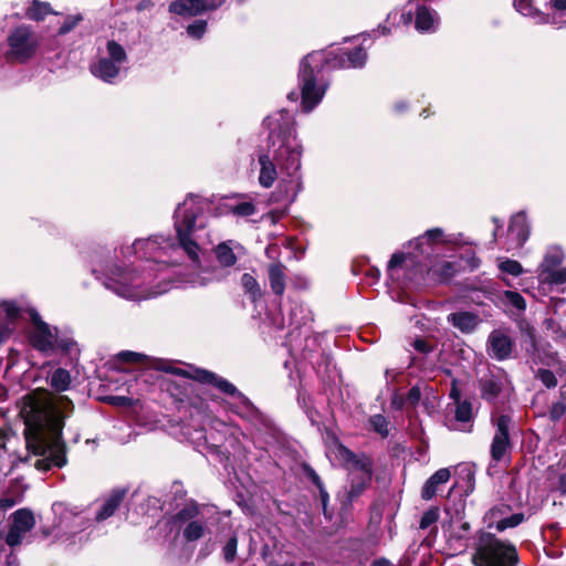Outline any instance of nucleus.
I'll return each instance as SVG.
<instances>
[{
  "instance_id": "nucleus-11",
  "label": "nucleus",
  "mask_w": 566,
  "mask_h": 566,
  "mask_svg": "<svg viewBox=\"0 0 566 566\" xmlns=\"http://www.w3.org/2000/svg\"><path fill=\"white\" fill-rule=\"evenodd\" d=\"M126 60L127 55L124 48L114 40H109L106 43L105 51L101 52L99 59L91 64L90 70L94 76L112 83L118 76Z\"/></svg>"
},
{
  "instance_id": "nucleus-20",
  "label": "nucleus",
  "mask_w": 566,
  "mask_h": 566,
  "mask_svg": "<svg viewBox=\"0 0 566 566\" xmlns=\"http://www.w3.org/2000/svg\"><path fill=\"white\" fill-rule=\"evenodd\" d=\"M565 259L564 251L556 245L547 248L545 251L543 261L538 265V274L537 277H541L547 273H549L553 270H556L560 268V264L563 263Z\"/></svg>"
},
{
  "instance_id": "nucleus-21",
  "label": "nucleus",
  "mask_w": 566,
  "mask_h": 566,
  "mask_svg": "<svg viewBox=\"0 0 566 566\" xmlns=\"http://www.w3.org/2000/svg\"><path fill=\"white\" fill-rule=\"evenodd\" d=\"M439 25L437 12L426 6L418 7L416 12V29L419 32H434Z\"/></svg>"
},
{
  "instance_id": "nucleus-25",
  "label": "nucleus",
  "mask_w": 566,
  "mask_h": 566,
  "mask_svg": "<svg viewBox=\"0 0 566 566\" xmlns=\"http://www.w3.org/2000/svg\"><path fill=\"white\" fill-rule=\"evenodd\" d=\"M454 417L461 423V427L458 428L459 430L471 431V422L473 420L472 403L469 400L455 403Z\"/></svg>"
},
{
  "instance_id": "nucleus-52",
  "label": "nucleus",
  "mask_w": 566,
  "mask_h": 566,
  "mask_svg": "<svg viewBox=\"0 0 566 566\" xmlns=\"http://www.w3.org/2000/svg\"><path fill=\"white\" fill-rule=\"evenodd\" d=\"M412 346L419 353H429L432 349V347L424 339L421 338L416 339L412 343Z\"/></svg>"
},
{
  "instance_id": "nucleus-58",
  "label": "nucleus",
  "mask_w": 566,
  "mask_h": 566,
  "mask_svg": "<svg viewBox=\"0 0 566 566\" xmlns=\"http://www.w3.org/2000/svg\"><path fill=\"white\" fill-rule=\"evenodd\" d=\"M6 565L7 566H18V559L12 553L7 555Z\"/></svg>"
},
{
  "instance_id": "nucleus-44",
  "label": "nucleus",
  "mask_w": 566,
  "mask_h": 566,
  "mask_svg": "<svg viewBox=\"0 0 566 566\" xmlns=\"http://www.w3.org/2000/svg\"><path fill=\"white\" fill-rule=\"evenodd\" d=\"M504 298L510 305L518 311H524L526 308V302L524 297L515 291H505Z\"/></svg>"
},
{
  "instance_id": "nucleus-56",
  "label": "nucleus",
  "mask_w": 566,
  "mask_h": 566,
  "mask_svg": "<svg viewBox=\"0 0 566 566\" xmlns=\"http://www.w3.org/2000/svg\"><path fill=\"white\" fill-rule=\"evenodd\" d=\"M551 7L557 11L566 10V0H549Z\"/></svg>"
},
{
  "instance_id": "nucleus-37",
  "label": "nucleus",
  "mask_w": 566,
  "mask_h": 566,
  "mask_svg": "<svg viewBox=\"0 0 566 566\" xmlns=\"http://www.w3.org/2000/svg\"><path fill=\"white\" fill-rule=\"evenodd\" d=\"M51 12L52 10L48 2L33 0L31 6L27 10V17L31 20L40 21L43 20Z\"/></svg>"
},
{
  "instance_id": "nucleus-3",
  "label": "nucleus",
  "mask_w": 566,
  "mask_h": 566,
  "mask_svg": "<svg viewBox=\"0 0 566 566\" xmlns=\"http://www.w3.org/2000/svg\"><path fill=\"white\" fill-rule=\"evenodd\" d=\"M264 126L269 130V146L266 151L258 155L259 177L258 181L263 188H271L279 178L277 167L285 184L286 197L293 201L301 190V158L302 146L296 138L293 115L281 109L264 119Z\"/></svg>"
},
{
  "instance_id": "nucleus-19",
  "label": "nucleus",
  "mask_w": 566,
  "mask_h": 566,
  "mask_svg": "<svg viewBox=\"0 0 566 566\" xmlns=\"http://www.w3.org/2000/svg\"><path fill=\"white\" fill-rule=\"evenodd\" d=\"M479 389L482 399L489 403H494L503 389V385L497 376L490 373L479 379Z\"/></svg>"
},
{
  "instance_id": "nucleus-43",
  "label": "nucleus",
  "mask_w": 566,
  "mask_h": 566,
  "mask_svg": "<svg viewBox=\"0 0 566 566\" xmlns=\"http://www.w3.org/2000/svg\"><path fill=\"white\" fill-rule=\"evenodd\" d=\"M373 429L381 437H387L389 433L388 421L382 415H375L369 420Z\"/></svg>"
},
{
  "instance_id": "nucleus-35",
  "label": "nucleus",
  "mask_w": 566,
  "mask_h": 566,
  "mask_svg": "<svg viewBox=\"0 0 566 566\" xmlns=\"http://www.w3.org/2000/svg\"><path fill=\"white\" fill-rule=\"evenodd\" d=\"M241 285L252 301H256L262 296L261 287L253 275L244 273L241 276Z\"/></svg>"
},
{
  "instance_id": "nucleus-46",
  "label": "nucleus",
  "mask_w": 566,
  "mask_h": 566,
  "mask_svg": "<svg viewBox=\"0 0 566 566\" xmlns=\"http://www.w3.org/2000/svg\"><path fill=\"white\" fill-rule=\"evenodd\" d=\"M439 518V510L438 509H430L427 512L423 513L421 516L419 527L421 530H427L430 526H432Z\"/></svg>"
},
{
  "instance_id": "nucleus-48",
  "label": "nucleus",
  "mask_w": 566,
  "mask_h": 566,
  "mask_svg": "<svg viewBox=\"0 0 566 566\" xmlns=\"http://www.w3.org/2000/svg\"><path fill=\"white\" fill-rule=\"evenodd\" d=\"M207 29V22L203 20H197L187 28L189 36L200 39Z\"/></svg>"
},
{
  "instance_id": "nucleus-63",
  "label": "nucleus",
  "mask_w": 566,
  "mask_h": 566,
  "mask_svg": "<svg viewBox=\"0 0 566 566\" xmlns=\"http://www.w3.org/2000/svg\"><path fill=\"white\" fill-rule=\"evenodd\" d=\"M392 405L397 406V408H400L402 407L403 405H406L405 402V398H401V397H395L394 400H392Z\"/></svg>"
},
{
  "instance_id": "nucleus-26",
  "label": "nucleus",
  "mask_w": 566,
  "mask_h": 566,
  "mask_svg": "<svg viewBox=\"0 0 566 566\" xmlns=\"http://www.w3.org/2000/svg\"><path fill=\"white\" fill-rule=\"evenodd\" d=\"M455 265L449 261L436 262L427 270L428 275L437 281H447L455 274Z\"/></svg>"
},
{
  "instance_id": "nucleus-64",
  "label": "nucleus",
  "mask_w": 566,
  "mask_h": 566,
  "mask_svg": "<svg viewBox=\"0 0 566 566\" xmlns=\"http://www.w3.org/2000/svg\"><path fill=\"white\" fill-rule=\"evenodd\" d=\"M461 530H462L464 533L469 532V530H470V524H469L468 522H463V523L461 524Z\"/></svg>"
},
{
  "instance_id": "nucleus-62",
  "label": "nucleus",
  "mask_w": 566,
  "mask_h": 566,
  "mask_svg": "<svg viewBox=\"0 0 566 566\" xmlns=\"http://www.w3.org/2000/svg\"><path fill=\"white\" fill-rule=\"evenodd\" d=\"M555 370H556V374L562 377L566 373V366L559 361V363H557Z\"/></svg>"
},
{
  "instance_id": "nucleus-49",
  "label": "nucleus",
  "mask_w": 566,
  "mask_h": 566,
  "mask_svg": "<svg viewBox=\"0 0 566 566\" xmlns=\"http://www.w3.org/2000/svg\"><path fill=\"white\" fill-rule=\"evenodd\" d=\"M75 346H76V344L72 338H70V337H61L60 338L57 336L56 348H60L62 352L71 354L74 350Z\"/></svg>"
},
{
  "instance_id": "nucleus-15",
  "label": "nucleus",
  "mask_w": 566,
  "mask_h": 566,
  "mask_svg": "<svg viewBox=\"0 0 566 566\" xmlns=\"http://www.w3.org/2000/svg\"><path fill=\"white\" fill-rule=\"evenodd\" d=\"M226 0H178L170 4L169 10L180 15H197L205 11L220 8Z\"/></svg>"
},
{
  "instance_id": "nucleus-16",
  "label": "nucleus",
  "mask_w": 566,
  "mask_h": 566,
  "mask_svg": "<svg viewBox=\"0 0 566 566\" xmlns=\"http://www.w3.org/2000/svg\"><path fill=\"white\" fill-rule=\"evenodd\" d=\"M489 354L497 360H504L510 357L512 353L511 338L500 331H494L490 334L489 339Z\"/></svg>"
},
{
  "instance_id": "nucleus-27",
  "label": "nucleus",
  "mask_w": 566,
  "mask_h": 566,
  "mask_svg": "<svg viewBox=\"0 0 566 566\" xmlns=\"http://www.w3.org/2000/svg\"><path fill=\"white\" fill-rule=\"evenodd\" d=\"M542 290L552 291L553 287L559 286L566 283V266L558 268L551 271L549 273L538 277Z\"/></svg>"
},
{
  "instance_id": "nucleus-17",
  "label": "nucleus",
  "mask_w": 566,
  "mask_h": 566,
  "mask_svg": "<svg viewBox=\"0 0 566 566\" xmlns=\"http://www.w3.org/2000/svg\"><path fill=\"white\" fill-rule=\"evenodd\" d=\"M530 228L524 212L512 217L509 226V238L514 248H521L528 239Z\"/></svg>"
},
{
  "instance_id": "nucleus-29",
  "label": "nucleus",
  "mask_w": 566,
  "mask_h": 566,
  "mask_svg": "<svg viewBox=\"0 0 566 566\" xmlns=\"http://www.w3.org/2000/svg\"><path fill=\"white\" fill-rule=\"evenodd\" d=\"M223 272L217 266L207 268L196 274L189 282L193 286H205L211 282L220 281L223 279Z\"/></svg>"
},
{
  "instance_id": "nucleus-8",
  "label": "nucleus",
  "mask_w": 566,
  "mask_h": 566,
  "mask_svg": "<svg viewBox=\"0 0 566 566\" xmlns=\"http://www.w3.org/2000/svg\"><path fill=\"white\" fill-rule=\"evenodd\" d=\"M165 370L182 377L192 378L202 384H210L222 392L234 397L237 402L233 410L241 417H253L256 413L255 407L248 397L240 392L234 385L229 382L227 379L216 375L214 373L193 367H167Z\"/></svg>"
},
{
  "instance_id": "nucleus-28",
  "label": "nucleus",
  "mask_w": 566,
  "mask_h": 566,
  "mask_svg": "<svg viewBox=\"0 0 566 566\" xmlns=\"http://www.w3.org/2000/svg\"><path fill=\"white\" fill-rule=\"evenodd\" d=\"M207 531V523L203 516H199L195 521H190L182 527V535L186 541L193 542L201 538Z\"/></svg>"
},
{
  "instance_id": "nucleus-33",
  "label": "nucleus",
  "mask_w": 566,
  "mask_h": 566,
  "mask_svg": "<svg viewBox=\"0 0 566 566\" xmlns=\"http://www.w3.org/2000/svg\"><path fill=\"white\" fill-rule=\"evenodd\" d=\"M554 315L545 319L546 329L549 331L555 337L564 338V332L566 328V324L564 322V317H566L565 312L560 311L559 315H557L553 311Z\"/></svg>"
},
{
  "instance_id": "nucleus-18",
  "label": "nucleus",
  "mask_w": 566,
  "mask_h": 566,
  "mask_svg": "<svg viewBox=\"0 0 566 566\" xmlns=\"http://www.w3.org/2000/svg\"><path fill=\"white\" fill-rule=\"evenodd\" d=\"M447 321L464 334L473 333L481 323L479 315L467 311L451 313L448 315Z\"/></svg>"
},
{
  "instance_id": "nucleus-32",
  "label": "nucleus",
  "mask_w": 566,
  "mask_h": 566,
  "mask_svg": "<svg viewBox=\"0 0 566 566\" xmlns=\"http://www.w3.org/2000/svg\"><path fill=\"white\" fill-rule=\"evenodd\" d=\"M216 258L220 265L230 268L235 264L237 255L228 242H222L216 248Z\"/></svg>"
},
{
  "instance_id": "nucleus-13",
  "label": "nucleus",
  "mask_w": 566,
  "mask_h": 566,
  "mask_svg": "<svg viewBox=\"0 0 566 566\" xmlns=\"http://www.w3.org/2000/svg\"><path fill=\"white\" fill-rule=\"evenodd\" d=\"M11 526L6 537V543L14 547L22 543L27 533L35 525L33 513L28 509H19L11 515Z\"/></svg>"
},
{
  "instance_id": "nucleus-22",
  "label": "nucleus",
  "mask_w": 566,
  "mask_h": 566,
  "mask_svg": "<svg viewBox=\"0 0 566 566\" xmlns=\"http://www.w3.org/2000/svg\"><path fill=\"white\" fill-rule=\"evenodd\" d=\"M286 268L281 262H273L268 266V276L272 292L282 296L286 286Z\"/></svg>"
},
{
  "instance_id": "nucleus-36",
  "label": "nucleus",
  "mask_w": 566,
  "mask_h": 566,
  "mask_svg": "<svg viewBox=\"0 0 566 566\" xmlns=\"http://www.w3.org/2000/svg\"><path fill=\"white\" fill-rule=\"evenodd\" d=\"M515 9L525 17H537L539 22L547 23L548 17L541 14L532 4V0H514Z\"/></svg>"
},
{
  "instance_id": "nucleus-7",
  "label": "nucleus",
  "mask_w": 566,
  "mask_h": 566,
  "mask_svg": "<svg viewBox=\"0 0 566 566\" xmlns=\"http://www.w3.org/2000/svg\"><path fill=\"white\" fill-rule=\"evenodd\" d=\"M518 553L510 542L492 533L481 532L474 543L471 562L474 566H516Z\"/></svg>"
},
{
  "instance_id": "nucleus-34",
  "label": "nucleus",
  "mask_w": 566,
  "mask_h": 566,
  "mask_svg": "<svg viewBox=\"0 0 566 566\" xmlns=\"http://www.w3.org/2000/svg\"><path fill=\"white\" fill-rule=\"evenodd\" d=\"M51 386L57 391H64L70 387L71 375L64 368L55 369L50 378Z\"/></svg>"
},
{
  "instance_id": "nucleus-38",
  "label": "nucleus",
  "mask_w": 566,
  "mask_h": 566,
  "mask_svg": "<svg viewBox=\"0 0 566 566\" xmlns=\"http://www.w3.org/2000/svg\"><path fill=\"white\" fill-rule=\"evenodd\" d=\"M499 269L501 270V272L510 274L515 277L520 276L524 272L522 264L511 259H500Z\"/></svg>"
},
{
  "instance_id": "nucleus-1",
  "label": "nucleus",
  "mask_w": 566,
  "mask_h": 566,
  "mask_svg": "<svg viewBox=\"0 0 566 566\" xmlns=\"http://www.w3.org/2000/svg\"><path fill=\"white\" fill-rule=\"evenodd\" d=\"M205 228L202 201L189 195L175 210L177 242L161 235L137 239L122 251L124 256L136 255V260L129 266L112 264L97 279L107 290L126 300L143 301L161 295L169 291L171 283L166 274L167 266L155 269V265L168 263L164 256L179 249L198 264L201 245L210 242Z\"/></svg>"
},
{
  "instance_id": "nucleus-53",
  "label": "nucleus",
  "mask_w": 566,
  "mask_h": 566,
  "mask_svg": "<svg viewBox=\"0 0 566 566\" xmlns=\"http://www.w3.org/2000/svg\"><path fill=\"white\" fill-rule=\"evenodd\" d=\"M310 475H311V478H312L313 482H314V483L319 488V490H321L323 507H324V512H326V501H327L328 495H327V493H326V492H324V491L322 490V484H321V480H319L318 475H317L314 471H312Z\"/></svg>"
},
{
  "instance_id": "nucleus-42",
  "label": "nucleus",
  "mask_w": 566,
  "mask_h": 566,
  "mask_svg": "<svg viewBox=\"0 0 566 566\" xmlns=\"http://www.w3.org/2000/svg\"><path fill=\"white\" fill-rule=\"evenodd\" d=\"M566 412V391H562V399L553 403L549 410V418L553 421L559 420Z\"/></svg>"
},
{
  "instance_id": "nucleus-9",
  "label": "nucleus",
  "mask_w": 566,
  "mask_h": 566,
  "mask_svg": "<svg viewBox=\"0 0 566 566\" xmlns=\"http://www.w3.org/2000/svg\"><path fill=\"white\" fill-rule=\"evenodd\" d=\"M337 458L349 471L350 486L347 500L352 502L358 497L369 485L373 474V462L365 454H356L346 447H337Z\"/></svg>"
},
{
  "instance_id": "nucleus-2",
  "label": "nucleus",
  "mask_w": 566,
  "mask_h": 566,
  "mask_svg": "<svg viewBox=\"0 0 566 566\" xmlns=\"http://www.w3.org/2000/svg\"><path fill=\"white\" fill-rule=\"evenodd\" d=\"M72 408L67 397L43 390H34L24 397L21 415L25 422V441L28 449L41 457L34 462L39 471L66 464L62 429L63 420Z\"/></svg>"
},
{
  "instance_id": "nucleus-30",
  "label": "nucleus",
  "mask_w": 566,
  "mask_h": 566,
  "mask_svg": "<svg viewBox=\"0 0 566 566\" xmlns=\"http://www.w3.org/2000/svg\"><path fill=\"white\" fill-rule=\"evenodd\" d=\"M199 516V506L196 503H188L175 514L174 522L179 525V527H184L190 523V521H195Z\"/></svg>"
},
{
  "instance_id": "nucleus-12",
  "label": "nucleus",
  "mask_w": 566,
  "mask_h": 566,
  "mask_svg": "<svg viewBox=\"0 0 566 566\" xmlns=\"http://www.w3.org/2000/svg\"><path fill=\"white\" fill-rule=\"evenodd\" d=\"M491 423L494 428V436L490 446V454L493 462L503 461L512 449L510 431L513 418L509 413L493 412Z\"/></svg>"
},
{
  "instance_id": "nucleus-61",
  "label": "nucleus",
  "mask_w": 566,
  "mask_h": 566,
  "mask_svg": "<svg viewBox=\"0 0 566 566\" xmlns=\"http://www.w3.org/2000/svg\"><path fill=\"white\" fill-rule=\"evenodd\" d=\"M275 252H276V247H274V245H269L265 249V254L270 259H275Z\"/></svg>"
},
{
  "instance_id": "nucleus-47",
  "label": "nucleus",
  "mask_w": 566,
  "mask_h": 566,
  "mask_svg": "<svg viewBox=\"0 0 566 566\" xmlns=\"http://www.w3.org/2000/svg\"><path fill=\"white\" fill-rule=\"evenodd\" d=\"M82 19L81 14L69 15L59 29V34L64 35L69 33L82 21Z\"/></svg>"
},
{
  "instance_id": "nucleus-41",
  "label": "nucleus",
  "mask_w": 566,
  "mask_h": 566,
  "mask_svg": "<svg viewBox=\"0 0 566 566\" xmlns=\"http://www.w3.org/2000/svg\"><path fill=\"white\" fill-rule=\"evenodd\" d=\"M229 210L238 217H250L255 213V206L252 202L244 201L230 206Z\"/></svg>"
},
{
  "instance_id": "nucleus-4",
  "label": "nucleus",
  "mask_w": 566,
  "mask_h": 566,
  "mask_svg": "<svg viewBox=\"0 0 566 566\" xmlns=\"http://www.w3.org/2000/svg\"><path fill=\"white\" fill-rule=\"evenodd\" d=\"M327 56L324 52H313L306 55L300 64L298 81L303 111L311 112L324 97L326 84L318 83L317 74L324 64L331 69H359L367 61V53L361 46L354 51L339 50Z\"/></svg>"
},
{
  "instance_id": "nucleus-24",
  "label": "nucleus",
  "mask_w": 566,
  "mask_h": 566,
  "mask_svg": "<svg viewBox=\"0 0 566 566\" xmlns=\"http://www.w3.org/2000/svg\"><path fill=\"white\" fill-rule=\"evenodd\" d=\"M450 475L451 474L448 469H440L434 474H432L427 480V482L424 483V485L422 488V491H421L422 499L431 500L436 495V493L438 491V486L440 484L447 483L450 479Z\"/></svg>"
},
{
  "instance_id": "nucleus-55",
  "label": "nucleus",
  "mask_w": 566,
  "mask_h": 566,
  "mask_svg": "<svg viewBox=\"0 0 566 566\" xmlns=\"http://www.w3.org/2000/svg\"><path fill=\"white\" fill-rule=\"evenodd\" d=\"M450 398L453 399L455 403H458L459 401H462L460 390L457 387L454 381L452 382V387L450 390Z\"/></svg>"
},
{
  "instance_id": "nucleus-40",
  "label": "nucleus",
  "mask_w": 566,
  "mask_h": 566,
  "mask_svg": "<svg viewBox=\"0 0 566 566\" xmlns=\"http://www.w3.org/2000/svg\"><path fill=\"white\" fill-rule=\"evenodd\" d=\"M535 377L547 388H555L557 386L556 374L546 368H538Z\"/></svg>"
},
{
  "instance_id": "nucleus-14",
  "label": "nucleus",
  "mask_w": 566,
  "mask_h": 566,
  "mask_svg": "<svg viewBox=\"0 0 566 566\" xmlns=\"http://www.w3.org/2000/svg\"><path fill=\"white\" fill-rule=\"evenodd\" d=\"M52 509L53 512L59 515L57 526L69 534L84 531L90 524V521L85 516L67 509L63 503H54Z\"/></svg>"
},
{
  "instance_id": "nucleus-31",
  "label": "nucleus",
  "mask_w": 566,
  "mask_h": 566,
  "mask_svg": "<svg viewBox=\"0 0 566 566\" xmlns=\"http://www.w3.org/2000/svg\"><path fill=\"white\" fill-rule=\"evenodd\" d=\"M511 507L506 504H497L494 505L492 509L489 510V512L484 516V521L488 524L489 528L494 527L497 531L499 521L501 518H505V516L510 513Z\"/></svg>"
},
{
  "instance_id": "nucleus-23",
  "label": "nucleus",
  "mask_w": 566,
  "mask_h": 566,
  "mask_svg": "<svg viewBox=\"0 0 566 566\" xmlns=\"http://www.w3.org/2000/svg\"><path fill=\"white\" fill-rule=\"evenodd\" d=\"M125 494V490H114L97 511L95 515L96 521H104L112 516L123 502Z\"/></svg>"
},
{
  "instance_id": "nucleus-10",
  "label": "nucleus",
  "mask_w": 566,
  "mask_h": 566,
  "mask_svg": "<svg viewBox=\"0 0 566 566\" xmlns=\"http://www.w3.org/2000/svg\"><path fill=\"white\" fill-rule=\"evenodd\" d=\"M7 43V60L25 62L35 54L39 39L31 27L19 25L9 32Z\"/></svg>"
},
{
  "instance_id": "nucleus-51",
  "label": "nucleus",
  "mask_w": 566,
  "mask_h": 566,
  "mask_svg": "<svg viewBox=\"0 0 566 566\" xmlns=\"http://www.w3.org/2000/svg\"><path fill=\"white\" fill-rule=\"evenodd\" d=\"M549 307L552 311H554L557 315H559V312L563 311L566 314V298H557L552 297L549 300Z\"/></svg>"
},
{
  "instance_id": "nucleus-57",
  "label": "nucleus",
  "mask_w": 566,
  "mask_h": 566,
  "mask_svg": "<svg viewBox=\"0 0 566 566\" xmlns=\"http://www.w3.org/2000/svg\"><path fill=\"white\" fill-rule=\"evenodd\" d=\"M558 488L562 493L566 494V472L559 476Z\"/></svg>"
},
{
  "instance_id": "nucleus-59",
  "label": "nucleus",
  "mask_w": 566,
  "mask_h": 566,
  "mask_svg": "<svg viewBox=\"0 0 566 566\" xmlns=\"http://www.w3.org/2000/svg\"><path fill=\"white\" fill-rule=\"evenodd\" d=\"M13 504H14V502L12 500H9V499L0 500V509H2V510L11 507V506H13Z\"/></svg>"
},
{
  "instance_id": "nucleus-54",
  "label": "nucleus",
  "mask_w": 566,
  "mask_h": 566,
  "mask_svg": "<svg viewBox=\"0 0 566 566\" xmlns=\"http://www.w3.org/2000/svg\"><path fill=\"white\" fill-rule=\"evenodd\" d=\"M119 357L127 361H138L142 355L133 352H123L119 354Z\"/></svg>"
},
{
  "instance_id": "nucleus-45",
  "label": "nucleus",
  "mask_w": 566,
  "mask_h": 566,
  "mask_svg": "<svg viewBox=\"0 0 566 566\" xmlns=\"http://www.w3.org/2000/svg\"><path fill=\"white\" fill-rule=\"evenodd\" d=\"M238 539L237 536H232L228 539L222 548L223 558L226 562L231 563L237 556Z\"/></svg>"
},
{
  "instance_id": "nucleus-60",
  "label": "nucleus",
  "mask_w": 566,
  "mask_h": 566,
  "mask_svg": "<svg viewBox=\"0 0 566 566\" xmlns=\"http://www.w3.org/2000/svg\"><path fill=\"white\" fill-rule=\"evenodd\" d=\"M370 566H390V562L386 558H379L374 560Z\"/></svg>"
},
{
  "instance_id": "nucleus-50",
  "label": "nucleus",
  "mask_w": 566,
  "mask_h": 566,
  "mask_svg": "<svg viewBox=\"0 0 566 566\" xmlns=\"http://www.w3.org/2000/svg\"><path fill=\"white\" fill-rule=\"evenodd\" d=\"M420 398L421 391L419 387L415 386L408 391L407 396L405 397V402L406 405L415 407L420 401Z\"/></svg>"
},
{
  "instance_id": "nucleus-6",
  "label": "nucleus",
  "mask_w": 566,
  "mask_h": 566,
  "mask_svg": "<svg viewBox=\"0 0 566 566\" xmlns=\"http://www.w3.org/2000/svg\"><path fill=\"white\" fill-rule=\"evenodd\" d=\"M444 241V232L441 228L427 230L422 235L409 242V247L417 252L392 254L388 263L389 276L396 281L402 279L406 286L422 279L424 268L420 264L418 256L429 255L434 244Z\"/></svg>"
},
{
  "instance_id": "nucleus-5",
  "label": "nucleus",
  "mask_w": 566,
  "mask_h": 566,
  "mask_svg": "<svg viewBox=\"0 0 566 566\" xmlns=\"http://www.w3.org/2000/svg\"><path fill=\"white\" fill-rule=\"evenodd\" d=\"M20 322L32 323L29 340L33 348L44 354L54 353L57 344L56 328L46 324L24 297L0 303V343L9 337Z\"/></svg>"
},
{
  "instance_id": "nucleus-39",
  "label": "nucleus",
  "mask_w": 566,
  "mask_h": 566,
  "mask_svg": "<svg viewBox=\"0 0 566 566\" xmlns=\"http://www.w3.org/2000/svg\"><path fill=\"white\" fill-rule=\"evenodd\" d=\"M524 521V514L523 513H515V514H507L505 518H501L499 521L497 531L503 532L506 528H512L517 525H520Z\"/></svg>"
}]
</instances>
